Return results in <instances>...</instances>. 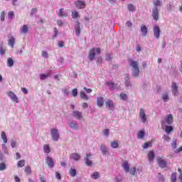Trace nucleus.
Instances as JSON below:
<instances>
[{
    "label": "nucleus",
    "instance_id": "obj_1",
    "mask_svg": "<svg viewBox=\"0 0 182 182\" xmlns=\"http://www.w3.org/2000/svg\"><path fill=\"white\" fill-rule=\"evenodd\" d=\"M129 66L132 67V75L133 77H139L140 75V69L139 68V61L129 60Z\"/></svg>",
    "mask_w": 182,
    "mask_h": 182
},
{
    "label": "nucleus",
    "instance_id": "obj_2",
    "mask_svg": "<svg viewBox=\"0 0 182 182\" xmlns=\"http://www.w3.org/2000/svg\"><path fill=\"white\" fill-rule=\"evenodd\" d=\"M153 4L154 7L152 9V17L154 21H159V6L163 5V1L161 0H154Z\"/></svg>",
    "mask_w": 182,
    "mask_h": 182
},
{
    "label": "nucleus",
    "instance_id": "obj_3",
    "mask_svg": "<svg viewBox=\"0 0 182 182\" xmlns=\"http://www.w3.org/2000/svg\"><path fill=\"white\" fill-rule=\"evenodd\" d=\"M96 53L100 54V48H92L90 50L88 58L90 60H93L96 56Z\"/></svg>",
    "mask_w": 182,
    "mask_h": 182
},
{
    "label": "nucleus",
    "instance_id": "obj_4",
    "mask_svg": "<svg viewBox=\"0 0 182 182\" xmlns=\"http://www.w3.org/2000/svg\"><path fill=\"white\" fill-rule=\"evenodd\" d=\"M161 123V126H166V124H173V115L171 114H168L165 117L164 120H162Z\"/></svg>",
    "mask_w": 182,
    "mask_h": 182
},
{
    "label": "nucleus",
    "instance_id": "obj_5",
    "mask_svg": "<svg viewBox=\"0 0 182 182\" xmlns=\"http://www.w3.org/2000/svg\"><path fill=\"white\" fill-rule=\"evenodd\" d=\"M50 134H51L52 140H53V141H58V140H59L60 134H59V130H58V129L56 128L51 129Z\"/></svg>",
    "mask_w": 182,
    "mask_h": 182
},
{
    "label": "nucleus",
    "instance_id": "obj_6",
    "mask_svg": "<svg viewBox=\"0 0 182 182\" xmlns=\"http://www.w3.org/2000/svg\"><path fill=\"white\" fill-rule=\"evenodd\" d=\"M139 118L141 119V123H146L147 122V117L146 116V109L141 108L139 109Z\"/></svg>",
    "mask_w": 182,
    "mask_h": 182
},
{
    "label": "nucleus",
    "instance_id": "obj_7",
    "mask_svg": "<svg viewBox=\"0 0 182 182\" xmlns=\"http://www.w3.org/2000/svg\"><path fill=\"white\" fill-rule=\"evenodd\" d=\"M156 161L160 168H166L167 167V161L163 159L161 157H158Z\"/></svg>",
    "mask_w": 182,
    "mask_h": 182
},
{
    "label": "nucleus",
    "instance_id": "obj_8",
    "mask_svg": "<svg viewBox=\"0 0 182 182\" xmlns=\"http://www.w3.org/2000/svg\"><path fill=\"white\" fill-rule=\"evenodd\" d=\"M92 159V154H86V157L84 159V161L88 167L93 166V161L90 160Z\"/></svg>",
    "mask_w": 182,
    "mask_h": 182
},
{
    "label": "nucleus",
    "instance_id": "obj_9",
    "mask_svg": "<svg viewBox=\"0 0 182 182\" xmlns=\"http://www.w3.org/2000/svg\"><path fill=\"white\" fill-rule=\"evenodd\" d=\"M105 106L106 108L108 109V110H112V112L113 110H114V107H116V106L114 105V102L112 100H107L105 102Z\"/></svg>",
    "mask_w": 182,
    "mask_h": 182
},
{
    "label": "nucleus",
    "instance_id": "obj_10",
    "mask_svg": "<svg viewBox=\"0 0 182 182\" xmlns=\"http://www.w3.org/2000/svg\"><path fill=\"white\" fill-rule=\"evenodd\" d=\"M154 35L156 39H160V34L161 33V31H160V27L159 26H154Z\"/></svg>",
    "mask_w": 182,
    "mask_h": 182
},
{
    "label": "nucleus",
    "instance_id": "obj_11",
    "mask_svg": "<svg viewBox=\"0 0 182 182\" xmlns=\"http://www.w3.org/2000/svg\"><path fill=\"white\" fill-rule=\"evenodd\" d=\"M172 95L173 96H178V86L177 83L173 82L171 85Z\"/></svg>",
    "mask_w": 182,
    "mask_h": 182
},
{
    "label": "nucleus",
    "instance_id": "obj_12",
    "mask_svg": "<svg viewBox=\"0 0 182 182\" xmlns=\"http://www.w3.org/2000/svg\"><path fill=\"white\" fill-rule=\"evenodd\" d=\"M7 95L13 102H16V103H19V100H18V97L12 91H9L7 92Z\"/></svg>",
    "mask_w": 182,
    "mask_h": 182
},
{
    "label": "nucleus",
    "instance_id": "obj_13",
    "mask_svg": "<svg viewBox=\"0 0 182 182\" xmlns=\"http://www.w3.org/2000/svg\"><path fill=\"white\" fill-rule=\"evenodd\" d=\"M68 126L73 130H79V124H77V122H76L75 121H69Z\"/></svg>",
    "mask_w": 182,
    "mask_h": 182
},
{
    "label": "nucleus",
    "instance_id": "obj_14",
    "mask_svg": "<svg viewBox=\"0 0 182 182\" xmlns=\"http://www.w3.org/2000/svg\"><path fill=\"white\" fill-rule=\"evenodd\" d=\"M75 5L78 9H83L86 6V3L82 0H77L75 2Z\"/></svg>",
    "mask_w": 182,
    "mask_h": 182
},
{
    "label": "nucleus",
    "instance_id": "obj_15",
    "mask_svg": "<svg viewBox=\"0 0 182 182\" xmlns=\"http://www.w3.org/2000/svg\"><path fill=\"white\" fill-rule=\"evenodd\" d=\"M46 164L50 167V168H53L55 167V162L53 161V159L50 156H47L46 159Z\"/></svg>",
    "mask_w": 182,
    "mask_h": 182
},
{
    "label": "nucleus",
    "instance_id": "obj_16",
    "mask_svg": "<svg viewBox=\"0 0 182 182\" xmlns=\"http://www.w3.org/2000/svg\"><path fill=\"white\" fill-rule=\"evenodd\" d=\"M73 116L77 120H80L83 117V114L81 112L75 110L73 112Z\"/></svg>",
    "mask_w": 182,
    "mask_h": 182
},
{
    "label": "nucleus",
    "instance_id": "obj_17",
    "mask_svg": "<svg viewBox=\"0 0 182 182\" xmlns=\"http://www.w3.org/2000/svg\"><path fill=\"white\" fill-rule=\"evenodd\" d=\"M75 31L76 33V36H79V35H80V23H79V21H76L75 26Z\"/></svg>",
    "mask_w": 182,
    "mask_h": 182
},
{
    "label": "nucleus",
    "instance_id": "obj_18",
    "mask_svg": "<svg viewBox=\"0 0 182 182\" xmlns=\"http://www.w3.org/2000/svg\"><path fill=\"white\" fill-rule=\"evenodd\" d=\"M122 166L124 171H126L127 173H129L130 165H129V162H127V161H124Z\"/></svg>",
    "mask_w": 182,
    "mask_h": 182
},
{
    "label": "nucleus",
    "instance_id": "obj_19",
    "mask_svg": "<svg viewBox=\"0 0 182 182\" xmlns=\"http://www.w3.org/2000/svg\"><path fill=\"white\" fill-rule=\"evenodd\" d=\"M100 150L103 156H106V154H109V150L107 149V146L106 145H104V144L100 145Z\"/></svg>",
    "mask_w": 182,
    "mask_h": 182
},
{
    "label": "nucleus",
    "instance_id": "obj_20",
    "mask_svg": "<svg viewBox=\"0 0 182 182\" xmlns=\"http://www.w3.org/2000/svg\"><path fill=\"white\" fill-rule=\"evenodd\" d=\"M103 103H105V99L103 97H99L97 98V105L98 107H103Z\"/></svg>",
    "mask_w": 182,
    "mask_h": 182
},
{
    "label": "nucleus",
    "instance_id": "obj_21",
    "mask_svg": "<svg viewBox=\"0 0 182 182\" xmlns=\"http://www.w3.org/2000/svg\"><path fill=\"white\" fill-rule=\"evenodd\" d=\"M70 159H72L74 161H79L80 160V156L77 153H73L70 156Z\"/></svg>",
    "mask_w": 182,
    "mask_h": 182
},
{
    "label": "nucleus",
    "instance_id": "obj_22",
    "mask_svg": "<svg viewBox=\"0 0 182 182\" xmlns=\"http://www.w3.org/2000/svg\"><path fill=\"white\" fill-rule=\"evenodd\" d=\"M162 129H165V132L166 133H167V134H170V133L173 132V127L168 126L167 124H165V126H162Z\"/></svg>",
    "mask_w": 182,
    "mask_h": 182
},
{
    "label": "nucleus",
    "instance_id": "obj_23",
    "mask_svg": "<svg viewBox=\"0 0 182 182\" xmlns=\"http://www.w3.org/2000/svg\"><path fill=\"white\" fill-rule=\"evenodd\" d=\"M58 16H60L61 18H66L68 17V13L63 11V9H60L58 14Z\"/></svg>",
    "mask_w": 182,
    "mask_h": 182
},
{
    "label": "nucleus",
    "instance_id": "obj_24",
    "mask_svg": "<svg viewBox=\"0 0 182 182\" xmlns=\"http://www.w3.org/2000/svg\"><path fill=\"white\" fill-rule=\"evenodd\" d=\"M29 30V28L28 27L27 25H23L21 27V33H24V35H26V33H28V31Z\"/></svg>",
    "mask_w": 182,
    "mask_h": 182
},
{
    "label": "nucleus",
    "instance_id": "obj_25",
    "mask_svg": "<svg viewBox=\"0 0 182 182\" xmlns=\"http://www.w3.org/2000/svg\"><path fill=\"white\" fill-rule=\"evenodd\" d=\"M15 45V38L14 36L9 37V46H11V48H14Z\"/></svg>",
    "mask_w": 182,
    "mask_h": 182
},
{
    "label": "nucleus",
    "instance_id": "obj_26",
    "mask_svg": "<svg viewBox=\"0 0 182 182\" xmlns=\"http://www.w3.org/2000/svg\"><path fill=\"white\" fill-rule=\"evenodd\" d=\"M125 85L127 87H132V82H130V77L129 75L125 76Z\"/></svg>",
    "mask_w": 182,
    "mask_h": 182
},
{
    "label": "nucleus",
    "instance_id": "obj_27",
    "mask_svg": "<svg viewBox=\"0 0 182 182\" xmlns=\"http://www.w3.org/2000/svg\"><path fill=\"white\" fill-rule=\"evenodd\" d=\"M141 33H142V35H144V36H147V27L144 25L141 26Z\"/></svg>",
    "mask_w": 182,
    "mask_h": 182
},
{
    "label": "nucleus",
    "instance_id": "obj_28",
    "mask_svg": "<svg viewBox=\"0 0 182 182\" xmlns=\"http://www.w3.org/2000/svg\"><path fill=\"white\" fill-rule=\"evenodd\" d=\"M105 85L106 86H109V90H114V89H116V85L112 82H107Z\"/></svg>",
    "mask_w": 182,
    "mask_h": 182
},
{
    "label": "nucleus",
    "instance_id": "obj_29",
    "mask_svg": "<svg viewBox=\"0 0 182 182\" xmlns=\"http://www.w3.org/2000/svg\"><path fill=\"white\" fill-rule=\"evenodd\" d=\"M43 149L44 153H46V154H49V153H50V146H49V144H44Z\"/></svg>",
    "mask_w": 182,
    "mask_h": 182
},
{
    "label": "nucleus",
    "instance_id": "obj_30",
    "mask_svg": "<svg viewBox=\"0 0 182 182\" xmlns=\"http://www.w3.org/2000/svg\"><path fill=\"white\" fill-rule=\"evenodd\" d=\"M148 156L149 161H153V160H154V157H156V154H154V151H150L148 153Z\"/></svg>",
    "mask_w": 182,
    "mask_h": 182
},
{
    "label": "nucleus",
    "instance_id": "obj_31",
    "mask_svg": "<svg viewBox=\"0 0 182 182\" xmlns=\"http://www.w3.org/2000/svg\"><path fill=\"white\" fill-rule=\"evenodd\" d=\"M80 96L81 99H83L84 100H89V97L87 96V95H86L85 91H81L80 92Z\"/></svg>",
    "mask_w": 182,
    "mask_h": 182
},
{
    "label": "nucleus",
    "instance_id": "obj_32",
    "mask_svg": "<svg viewBox=\"0 0 182 182\" xmlns=\"http://www.w3.org/2000/svg\"><path fill=\"white\" fill-rule=\"evenodd\" d=\"M1 137L4 144L8 143V138L6 137V134L5 133V132H1Z\"/></svg>",
    "mask_w": 182,
    "mask_h": 182
},
{
    "label": "nucleus",
    "instance_id": "obj_33",
    "mask_svg": "<svg viewBox=\"0 0 182 182\" xmlns=\"http://www.w3.org/2000/svg\"><path fill=\"white\" fill-rule=\"evenodd\" d=\"M91 178H93L94 180H97V178H100V173H99V172H94L91 175Z\"/></svg>",
    "mask_w": 182,
    "mask_h": 182
},
{
    "label": "nucleus",
    "instance_id": "obj_34",
    "mask_svg": "<svg viewBox=\"0 0 182 182\" xmlns=\"http://www.w3.org/2000/svg\"><path fill=\"white\" fill-rule=\"evenodd\" d=\"M50 77V73L48 74H40L41 80H45V79H48V77Z\"/></svg>",
    "mask_w": 182,
    "mask_h": 182
},
{
    "label": "nucleus",
    "instance_id": "obj_35",
    "mask_svg": "<svg viewBox=\"0 0 182 182\" xmlns=\"http://www.w3.org/2000/svg\"><path fill=\"white\" fill-rule=\"evenodd\" d=\"M176 180H177V172H173L171 176V181L176 182Z\"/></svg>",
    "mask_w": 182,
    "mask_h": 182
},
{
    "label": "nucleus",
    "instance_id": "obj_36",
    "mask_svg": "<svg viewBox=\"0 0 182 182\" xmlns=\"http://www.w3.org/2000/svg\"><path fill=\"white\" fill-rule=\"evenodd\" d=\"M17 167L18 168H21L22 167H25V160H20L18 163H17Z\"/></svg>",
    "mask_w": 182,
    "mask_h": 182
},
{
    "label": "nucleus",
    "instance_id": "obj_37",
    "mask_svg": "<svg viewBox=\"0 0 182 182\" xmlns=\"http://www.w3.org/2000/svg\"><path fill=\"white\" fill-rule=\"evenodd\" d=\"M7 66L9 68H12V66H14V60L11 58H9L7 59Z\"/></svg>",
    "mask_w": 182,
    "mask_h": 182
},
{
    "label": "nucleus",
    "instance_id": "obj_38",
    "mask_svg": "<svg viewBox=\"0 0 182 182\" xmlns=\"http://www.w3.org/2000/svg\"><path fill=\"white\" fill-rule=\"evenodd\" d=\"M112 149H117L119 147V142L117 141H113L111 142Z\"/></svg>",
    "mask_w": 182,
    "mask_h": 182
},
{
    "label": "nucleus",
    "instance_id": "obj_39",
    "mask_svg": "<svg viewBox=\"0 0 182 182\" xmlns=\"http://www.w3.org/2000/svg\"><path fill=\"white\" fill-rule=\"evenodd\" d=\"M162 100L163 102H168L170 100V97L167 94H162Z\"/></svg>",
    "mask_w": 182,
    "mask_h": 182
},
{
    "label": "nucleus",
    "instance_id": "obj_40",
    "mask_svg": "<svg viewBox=\"0 0 182 182\" xmlns=\"http://www.w3.org/2000/svg\"><path fill=\"white\" fill-rule=\"evenodd\" d=\"M136 171H137V168L136 167H133L129 169L131 176H136Z\"/></svg>",
    "mask_w": 182,
    "mask_h": 182
},
{
    "label": "nucleus",
    "instance_id": "obj_41",
    "mask_svg": "<svg viewBox=\"0 0 182 182\" xmlns=\"http://www.w3.org/2000/svg\"><path fill=\"white\" fill-rule=\"evenodd\" d=\"M2 150L4 153V154H9V151H8V148L6 147V144H2Z\"/></svg>",
    "mask_w": 182,
    "mask_h": 182
},
{
    "label": "nucleus",
    "instance_id": "obj_42",
    "mask_svg": "<svg viewBox=\"0 0 182 182\" xmlns=\"http://www.w3.org/2000/svg\"><path fill=\"white\" fill-rule=\"evenodd\" d=\"M69 174L71 176V177H76V169L70 168Z\"/></svg>",
    "mask_w": 182,
    "mask_h": 182
},
{
    "label": "nucleus",
    "instance_id": "obj_43",
    "mask_svg": "<svg viewBox=\"0 0 182 182\" xmlns=\"http://www.w3.org/2000/svg\"><path fill=\"white\" fill-rule=\"evenodd\" d=\"M171 146H172V149L173 150H176L177 149V140L176 139H173V141L171 143Z\"/></svg>",
    "mask_w": 182,
    "mask_h": 182
},
{
    "label": "nucleus",
    "instance_id": "obj_44",
    "mask_svg": "<svg viewBox=\"0 0 182 182\" xmlns=\"http://www.w3.org/2000/svg\"><path fill=\"white\" fill-rule=\"evenodd\" d=\"M127 8L129 12H134V11L136 10V8L133 4H128Z\"/></svg>",
    "mask_w": 182,
    "mask_h": 182
},
{
    "label": "nucleus",
    "instance_id": "obj_45",
    "mask_svg": "<svg viewBox=\"0 0 182 182\" xmlns=\"http://www.w3.org/2000/svg\"><path fill=\"white\" fill-rule=\"evenodd\" d=\"M119 98L121 99V100H127V95L124 94V93H122L119 95Z\"/></svg>",
    "mask_w": 182,
    "mask_h": 182
},
{
    "label": "nucleus",
    "instance_id": "obj_46",
    "mask_svg": "<svg viewBox=\"0 0 182 182\" xmlns=\"http://www.w3.org/2000/svg\"><path fill=\"white\" fill-rule=\"evenodd\" d=\"M79 17V13L76 11L72 12V18L73 19H76V18Z\"/></svg>",
    "mask_w": 182,
    "mask_h": 182
},
{
    "label": "nucleus",
    "instance_id": "obj_47",
    "mask_svg": "<svg viewBox=\"0 0 182 182\" xmlns=\"http://www.w3.org/2000/svg\"><path fill=\"white\" fill-rule=\"evenodd\" d=\"M152 143L151 142H146L143 145V149H149V147H150V146H151Z\"/></svg>",
    "mask_w": 182,
    "mask_h": 182
},
{
    "label": "nucleus",
    "instance_id": "obj_48",
    "mask_svg": "<svg viewBox=\"0 0 182 182\" xmlns=\"http://www.w3.org/2000/svg\"><path fill=\"white\" fill-rule=\"evenodd\" d=\"M166 9L168 11V12H171L173 9V4L171 3H169L166 6Z\"/></svg>",
    "mask_w": 182,
    "mask_h": 182
},
{
    "label": "nucleus",
    "instance_id": "obj_49",
    "mask_svg": "<svg viewBox=\"0 0 182 182\" xmlns=\"http://www.w3.org/2000/svg\"><path fill=\"white\" fill-rule=\"evenodd\" d=\"M5 168H6V165L5 164V163H1L0 164V171H4V170H5Z\"/></svg>",
    "mask_w": 182,
    "mask_h": 182
},
{
    "label": "nucleus",
    "instance_id": "obj_50",
    "mask_svg": "<svg viewBox=\"0 0 182 182\" xmlns=\"http://www.w3.org/2000/svg\"><path fill=\"white\" fill-rule=\"evenodd\" d=\"M144 137V132L139 131L138 133V139H143Z\"/></svg>",
    "mask_w": 182,
    "mask_h": 182
},
{
    "label": "nucleus",
    "instance_id": "obj_51",
    "mask_svg": "<svg viewBox=\"0 0 182 182\" xmlns=\"http://www.w3.org/2000/svg\"><path fill=\"white\" fill-rule=\"evenodd\" d=\"M25 172L27 173V174H31V173H32V171L31 170V166H26Z\"/></svg>",
    "mask_w": 182,
    "mask_h": 182
},
{
    "label": "nucleus",
    "instance_id": "obj_52",
    "mask_svg": "<svg viewBox=\"0 0 182 182\" xmlns=\"http://www.w3.org/2000/svg\"><path fill=\"white\" fill-rule=\"evenodd\" d=\"M157 178H159V181H164V176L163 175H161V173H159L157 176Z\"/></svg>",
    "mask_w": 182,
    "mask_h": 182
},
{
    "label": "nucleus",
    "instance_id": "obj_53",
    "mask_svg": "<svg viewBox=\"0 0 182 182\" xmlns=\"http://www.w3.org/2000/svg\"><path fill=\"white\" fill-rule=\"evenodd\" d=\"M41 55H42L43 58H49V55L48 54V52H46V50H42Z\"/></svg>",
    "mask_w": 182,
    "mask_h": 182
},
{
    "label": "nucleus",
    "instance_id": "obj_54",
    "mask_svg": "<svg viewBox=\"0 0 182 182\" xmlns=\"http://www.w3.org/2000/svg\"><path fill=\"white\" fill-rule=\"evenodd\" d=\"M11 146L12 149H15V147H16V141L11 139Z\"/></svg>",
    "mask_w": 182,
    "mask_h": 182
},
{
    "label": "nucleus",
    "instance_id": "obj_55",
    "mask_svg": "<svg viewBox=\"0 0 182 182\" xmlns=\"http://www.w3.org/2000/svg\"><path fill=\"white\" fill-rule=\"evenodd\" d=\"M36 12H38V9L36 8L32 9L31 12L30 14L31 16H33V15H35V14H36Z\"/></svg>",
    "mask_w": 182,
    "mask_h": 182
},
{
    "label": "nucleus",
    "instance_id": "obj_56",
    "mask_svg": "<svg viewBox=\"0 0 182 182\" xmlns=\"http://www.w3.org/2000/svg\"><path fill=\"white\" fill-rule=\"evenodd\" d=\"M5 52H6V50H5V48H4V47L0 46V55H5Z\"/></svg>",
    "mask_w": 182,
    "mask_h": 182
},
{
    "label": "nucleus",
    "instance_id": "obj_57",
    "mask_svg": "<svg viewBox=\"0 0 182 182\" xmlns=\"http://www.w3.org/2000/svg\"><path fill=\"white\" fill-rule=\"evenodd\" d=\"M72 95L73 97H76V96H77V89H73L72 91Z\"/></svg>",
    "mask_w": 182,
    "mask_h": 182
},
{
    "label": "nucleus",
    "instance_id": "obj_58",
    "mask_svg": "<svg viewBox=\"0 0 182 182\" xmlns=\"http://www.w3.org/2000/svg\"><path fill=\"white\" fill-rule=\"evenodd\" d=\"M55 178H57V180L62 179V176L59 173V172H55Z\"/></svg>",
    "mask_w": 182,
    "mask_h": 182
},
{
    "label": "nucleus",
    "instance_id": "obj_59",
    "mask_svg": "<svg viewBox=\"0 0 182 182\" xmlns=\"http://www.w3.org/2000/svg\"><path fill=\"white\" fill-rule=\"evenodd\" d=\"M1 21L4 22L5 21V11H2L1 14Z\"/></svg>",
    "mask_w": 182,
    "mask_h": 182
},
{
    "label": "nucleus",
    "instance_id": "obj_60",
    "mask_svg": "<svg viewBox=\"0 0 182 182\" xmlns=\"http://www.w3.org/2000/svg\"><path fill=\"white\" fill-rule=\"evenodd\" d=\"M163 139L165 141H170V136L168 135H164Z\"/></svg>",
    "mask_w": 182,
    "mask_h": 182
},
{
    "label": "nucleus",
    "instance_id": "obj_61",
    "mask_svg": "<svg viewBox=\"0 0 182 182\" xmlns=\"http://www.w3.org/2000/svg\"><path fill=\"white\" fill-rule=\"evenodd\" d=\"M63 93L65 97H68L69 96V91L67 90H63Z\"/></svg>",
    "mask_w": 182,
    "mask_h": 182
},
{
    "label": "nucleus",
    "instance_id": "obj_62",
    "mask_svg": "<svg viewBox=\"0 0 182 182\" xmlns=\"http://www.w3.org/2000/svg\"><path fill=\"white\" fill-rule=\"evenodd\" d=\"M84 90L86 92V93H92V90L90 88H87L86 87H84Z\"/></svg>",
    "mask_w": 182,
    "mask_h": 182
},
{
    "label": "nucleus",
    "instance_id": "obj_63",
    "mask_svg": "<svg viewBox=\"0 0 182 182\" xmlns=\"http://www.w3.org/2000/svg\"><path fill=\"white\" fill-rule=\"evenodd\" d=\"M14 11H10L9 13V19H12L14 18Z\"/></svg>",
    "mask_w": 182,
    "mask_h": 182
},
{
    "label": "nucleus",
    "instance_id": "obj_64",
    "mask_svg": "<svg viewBox=\"0 0 182 182\" xmlns=\"http://www.w3.org/2000/svg\"><path fill=\"white\" fill-rule=\"evenodd\" d=\"M181 151H182V146L178 149L176 148V149L175 150V153H181Z\"/></svg>",
    "mask_w": 182,
    "mask_h": 182
}]
</instances>
